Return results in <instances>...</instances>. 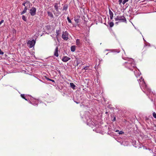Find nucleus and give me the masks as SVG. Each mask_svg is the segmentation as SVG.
Segmentation results:
<instances>
[{
    "label": "nucleus",
    "instance_id": "10",
    "mask_svg": "<svg viewBox=\"0 0 156 156\" xmlns=\"http://www.w3.org/2000/svg\"><path fill=\"white\" fill-rule=\"evenodd\" d=\"M70 59V58H69L67 56H64L63 57V58L62 59V60L63 62H66Z\"/></svg>",
    "mask_w": 156,
    "mask_h": 156
},
{
    "label": "nucleus",
    "instance_id": "30",
    "mask_svg": "<svg viewBox=\"0 0 156 156\" xmlns=\"http://www.w3.org/2000/svg\"><path fill=\"white\" fill-rule=\"evenodd\" d=\"M122 0H119V4H121V3L122 2Z\"/></svg>",
    "mask_w": 156,
    "mask_h": 156
},
{
    "label": "nucleus",
    "instance_id": "4",
    "mask_svg": "<svg viewBox=\"0 0 156 156\" xmlns=\"http://www.w3.org/2000/svg\"><path fill=\"white\" fill-rule=\"evenodd\" d=\"M115 21H120L124 22L126 21V19L123 16H118L115 18Z\"/></svg>",
    "mask_w": 156,
    "mask_h": 156
},
{
    "label": "nucleus",
    "instance_id": "6",
    "mask_svg": "<svg viewBox=\"0 0 156 156\" xmlns=\"http://www.w3.org/2000/svg\"><path fill=\"white\" fill-rule=\"evenodd\" d=\"M31 101H30V103L33 104L34 105H37L38 102V100L34 99L33 97L30 98Z\"/></svg>",
    "mask_w": 156,
    "mask_h": 156
},
{
    "label": "nucleus",
    "instance_id": "19",
    "mask_svg": "<svg viewBox=\"0 0 156 156\" xmlns=\"http://www.w3.org/2000/svg\"><path fill=\"white\" fill-rule=\"evenodd\" d=\"M76 44L77 45H79L80 44V40L77 39L76 41Z\"/></svg>",
    "mask_w": 156,
    "mask_h": 156
},
{
    "label": "nucleus",
    "instance_id": "22",
    "mask_svg": "<svg viewBox=\"0 0 156 156\" xmlns=\"http://www.w3.org/2000/svg\"><path fill=\"white\" fill-rule=\"evenodd\" d=\"M89 67V66H86V67H84L83 69H82V70H83V69L85 70H90V69H89L88 68Z\"/></svg>",
    "mask_w": 156,
    "mask_h": 156
},
{
    "label": "nucleus",
    "instance_id": "2",
    "mask_svg": "<svg viewBox=\"0 0 156 156\" xmlns=\"http://www.w3.org/2000/svg\"><path fill=\"white\" fill-rule=\"evenodd\" d=\"M127 59L126 60V61L125 62L124 66L130 70H133L135 67L133 59L132 58H127Z\"/></svg>",
    "mask_w": 156,
    "mask_h": 156
},
{
    "label": "nucleus",
    "instance_id": "3",
    "mask_svg": "<svg viewBox=\"0 0 156 156\" xmlns=\"http://www.w3.org/2000/svg\"><path fill=\"white\" fill-rule=\"evenodd\" d=\"M89 114V113L88 112H86L85 113L86 115L83 117V118H85L86 119L88 124H91L92 122L90 117L88 115Z\"/></svg>",
    "mask_w": 156,
    "mask_h": 156
},
{
    "label": "nucleus",
    "instance_id": "20",
    "mask_svg": "<svg viewBox=\"0 0 156 156\" xmlns=\"http://www.w3.org/2000/svg\"><path fill=\"white\" fill-rule=\"evenodd\" d=\"M116 132H119V134H122L124 133V132L122 131H119V130H117L116 131Z\"/></svg>",
    "mask_w": 156,
    "mask_h": 156
},
{
    "label": "nucleus",
    "instance_id": "34",
    "mask_svg": "<svg viewBox=\"0 0 156 156\" xmlns=\"http://www.w3.org/2000/svg\"><path fill=\"white\" fill-rule=\"evenodd\" d=\"M106 51H109L110 50H108V49H107L106 50Z\"/></svg>",
    "mask_w": 156,
    "mask_h": 156
},
{
    "label": "nucleus",
    "instance_id": "8",
    "mask_svg": "<svg viewBox=\"0 0 156 156\" xmlns=\"http://www.w3.org/2000/svg\"><path fill=\"white\" fill-rule=\"evenodd\" d=\"M36 9L34 7L32 8L30 10V13L32 16L35 15L36 13Z\"/></svg>",
    "mask_w": 156,
    "mask_h": 156
},
{
    "label": "nucleus",
    "instance_id": "28",
    "mask_svg": "<svg viewBox=\"0 0 156 156\" xmlns=\"http://www.w3.org/2000/svg\"><path fill=\"white\" fill-rule=\"evenodd\" d=\"M4 22V20H2L0 22V25L3 23Z\"/></svg>",
    "mask_w": 156,
    "mask_h": 156
},
{
    "label": "nucleus",
    "instance_id": "13",
    "mask_svg": "<svg viewBox=\"0 0 156 156\" xmlns=\"http://www.w3.org/2000/svg\"><path fill=\"white\" fill-rule=\"evenodd\" d=\"M109 14L110 19L111 20H112L113 18V14L110 9H109Z\"/></svg>",
    "mask_w": 156,
    "mask_h": 156
},
{
    "label": "nucleus",
    "instance_id": "18",
    "mask_svg": "<svg viewBox=\"0 0 156 156\" xmlns=\"http://www.w3.org/2000/svg\"><path fill=\"white\" fill-rule=\"evenodd\" d=\"M48 14L49 16H50L51 17L53 18V16L52 13L50 12H48Z\"/></svg>",
    "mask_w": 156,
    "mask_h": 156
},
{
    "label": "nucleus",
    "instance_id": "1",
    "mask_svg": "<svg viewBox=\"0 0 156 156\" xmlns=\"http://www.w3.org/2000/svg\"><path fill=\"white\" fill-rule=\"evenodd\" d=\"M139 82L140 86L144 92L146 93L147 95L148 93L150 94L151 93H153L152 92H151V90L147 86L144 81V79L142 77H141L140 79L139 80Z\"/></svg>",
    "mask_w": 156,
    "mask_h": 156
},
{
    "label": "nucleus",
    "instance_id": "12",
    "mask_svg": "<svg viewBox=\"0 0 156 156\" xmlns=\"http://www.w3.org/2000/svg\"><path fill=\"white\" fill-rule=\"evenodd\" d=\"M134 73L136 76L137 77L138 76H139L141 74V73L139 70H136V71H134Z\"/></svg>",
    "mask_w": 156,
    "mask_h": 156
},
{
    "label": "nucleus",
    "instance_id": "7",
    "mask_svg": "<svg viewBox=\"0 0 156 156\" xmlns=\"http://www.w3.org/2000/svg\"><path fill=\"white\" fill-rule=\"evenodd\" d=\"M68 33L67 32L65 31L63 32L62 36V38L65 40H67L68 39Z\"/></svg>",
    "mask_w": 156,
    "mask_h": 156
},
{
    "label": "nucleus",
    "instance_id": "31",
    "mask_svg": "<svg viewBox=\"0 0 156 156\" xmlns=\"http://www.w3.org/2000/svg\"><path fill=\"white\" fill-rule=\"evenodd\" d=\"M115 117L114 118V119H113V120H114V121H115Z\"/></svg>",
    "mask_w": 156,
    "mask_h": 156
},
{
    "label": "nucleus",
    "instance_id": "21",
    "mask_svg": "<svg viewBox=\"0 0 156 156\" xmlns=\"http://www.w3.org/2000/svg\"><path fill=\"white\" fill-rule=\"evenodd\" d=\"M21 96L23 98L25 99L27 101V99L25 97V95L24 94H21Z\"/></svg>",
    "mask_w": 156,
    "mask_h": 156
},
{
    "label": "nucleus",
    "instance_id": "29",
    "mask_svg": "<svg viewBox=\"0 0 156 156\" xmlns=\"http://www.w3.org/2000/svg\"><path fill=\"white\" fill-rule=\"evenodd\" d=\"M48 80H50V81H51L52 82H54V80H52V79H49V78H48Z\"/></svg>",
    "mask_w": 156,
    "mask_h": 156
},
{
    "label": "nucleus",
    "instance_id": "17",
    "mask_svg": "<svg viewBox=\"0 0 156 156\" xmlns=\"http://www.w3.org/2000/svg\"><path fill=\"white\" fill-rule=\"evenodd\" d=\"M26 5H29L30 6V2H28V1H27L26 2H25V3H23L22 4V5H23L25 6V7L26 6H25Z\"/></svg>",
    "mask_w": 156,
    "mask_h": 156
},
{
    "label": "nucleus",
    "instance_id": "24",
    "mask_svg": "<svg viewBox=\"0 0 156 156\" xmlns=\"http://www.w3.org/2000/svg\"><path fill=\"white\" fill-rule=\"evenodd\" d=\"M22 19L24 21H26V18L25 16H23L22 17Z\"/></svg>",
    "mask_w": 156,
    "mask_h": 156
},
{
    "label": "nucleus",
    "instance_id": "11",
    "mask_svg": "<svg viewBox=\"0 0 156 156\" xmlns=\"http://www.w3.org/2000/svg\"><path fill=\"white\" fill-rule=\"evenodd\" d=\"M54 55L57 57L58 56V48L57 47H56L55 49V51L54 52Z\"/></svg>",
    "mask_w": 156,
    "mask_h": 156
},
{
    "label": "nucleus",
    "instance_id": "26",
    "mask_svg": "<svg viewBox=\"0 0 156 156\" xmlns=\"http://www.w3.org/2000/svg\"><path fill=\"white\" fill-rule=\"evenodd\" d=\"M153 115L154 118L156 119V114L155 112L153 113Z\"/></svg>",
    "mask_w": 156,
    "mask_h": 156
},
{
    "label": "nucleus",
    "instance_id": "14",
    "mask_svg": "<svg viewBox=\"0 0 156 156\" xmlns=\"http://www.w3.org/2000/svg\"><path fill=\"white\" fill-rule=\"evenodd\" d=\"M76 46L74 45L72 46L71 47V50L72 51L74 52L75 50Z\"/></svg>",
    "mask_w": 156,
    "mask_h": 156
},
{
    "label": "nucleus",
    "instance_id": "9",
    "mask_svg": "<svg viewBox=\"0 0 156 156\" xmlns=\"http://www.w3.org/2000/svg\"><path fill=\"white\" fill-rule=\"evenodd\" d=\"M54 7L55 10L57 12V14H60V12L58 10V4L57 3H55L54 4Z\"/></svg>",
    "mask_w": 156,
    "mask_h": 156
},
{
    "label": "nucleus",
    "instance_id": "33",
    "mask_svg": "<svg viewBox=\"0 0 156 156\" xmlns=\"http://www.w3.org/2000/svg\"><path fill=\"white\" fill-rule=\"evenodd\" d=\"M66 9L65 7H63V10H64V9Z\"/></svg>",
    "mask_w": 156,
    "mask_h": 156
},
{
    "label": "nucleus",
    "instance_id": "16",
    "mask_svg": "<svg viewBox=\"0 0 156 156\" xmlns=\"http://www.w3.org/2000/svg\"><path fill=\"white\" fill-rule=\"evenodd\" d=\"M70 86L71 88L73 89H74L76 87L75 85L73 83H70Z\"/></svg>",
    "mask_w": 156,
    "mask_h": 156
},
{
    "label": "nucleus",
    "instance_id": "15",
    "mask_svg": "<svg viewBox=\"0 0 156 156\" xmlns=\"http://www.w3.org/2000/svg\"><path fill=\"white\" fill-rule=\"evenodd\" d=\"M27 8L26 6H25L24 8V9L23 10L21 14L22 15L24 14L26 12L27 10Z\"/></svg>",
    "mask_w": 156,
    "mask_h": 156
},
{
    "label": "nucleus",
    "instance_id": "32",
    "mask_svg": "<svg viewBox=\"0 0 156 156\" xmlns=\"http://www.w3.org/2000/svg\"><path fill=\"white\" fill-rule=\"evenodd\" d=\"M75 21H77V19H75Z\"/></svg>",
    "mask_w": 156,
    "mask_h": 156
},
{
    "label": "nucleus",
    "instance_id": "5",
    "mask_svg": "<svg viewBox=\"0 0 156 156\" xmlns=\"http://www.w3.org/2000/svg\"><path fill=\"white\" fill-rule=\"evenodd\" d=\"M35 43V41L33 39L32 41H29L27 43V46L30 48H31L33 47Z\"/></svg>",
    "mask_w": 156,
    "mask_h": 156
},
{
    "label": "nucleus",
    "instance_id": "23",
    "mask_svg": "<svg viewBox=\"0 0 156 156\" xmlns=\"http://www.w3.org/2000/svg\"><path fill=\"white\" fill-rule=\"evenodd\" d=\"M109 25L111 27H112L114 25L113 23L112 22H110L109 23Z\"/></svg>",
    "mask_w": 156,
    "mask_h": 156
},
{
    "label": "nucleus",
    "instance_id": "25",
    "mask_svg": "<svg viewBox=\"0 0 156 156\" xmlns=\"http://www.w3.org/2000/svg\"><path fill=\"white\" fill-rule=\"evenodd\" d=\"M128 1V0H124L122 2V3L123 5H124L126 2H127Z\"/></svg>",
    "mask_w": 156,
    "mask_h": 156
},
{
    "label": "nucleus",
    "instance_id": "27",
    "mask_svg": "<svg viewBox=\"0 0 156 156\" xmlns=\"http://www.w3.org/2000/svg\"><path fill=\"white\" fill-rule=\"evenodd\" d=\"M67 20L69 22V23H71V20L69 18V17H68L67 18Z\"/></svg>",
    "mask_w": 156,
    "mask_h": 156
}]
</instances>
